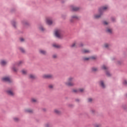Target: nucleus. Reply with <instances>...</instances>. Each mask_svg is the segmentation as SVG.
<instances>
[{
    "mask_svg": "<svg viewBox=\"0 0 127 127\" xmlns=\"http://www.w3.org/2000/svg\"><path fill=\"white\" fill-rule=\"evenodd\" d=\"M104 24H105V25H107L108 24H109V23H108L107 21H104L103 22Z\"/></svg>",
    "mask_w": 127,
    "mask_h": 127,
    "instance_id": "nucleus-36",
    "label": "nucleus"
},
{
    "mask_svg": "<svg viewBox=\"0 0 127 127\" xmlns=\"http://www.w3.org/2000/svg\"><path fill=\"white\" fill-rule=\"evenodd\" d=\"M53 58H57V55H53Z\"/></svg>",
    "mask_w": 127,
    "mask_h": 127,
    "instance_id": "nucleus-37",
    "label": "nucleus"
},
{
    "mask_svg": "<svg viewBox=\"0 0 127 127\" xmlns=\"http://www.w3.org/2000/svg\"><path fill=\"white\" fill-rule=\"evenodd\" d=\"M7 62L5 61V60H2L0 62V64L2 65V66H4V65H6V64Z\"/></svg>",
    "mask_w": 127,
    "mask_h": 127,
    "instance_id": "nucleus-14",
    "label": "nucleus"
},
{
    "mask_svg": "<svg viewBox=\"0 0 127 127\" xmlns=\"http://www.w3.org/2000/svg\"><path fill=\"white\" fill-rule=\"evenodd\" d=\"M78 46V42H74L71 45V47H77Z\"/></svg>",
    "mask_w": 127,
    "mask_h": 127,
    "instance_id": "nucleus-16",
    "label": "nucleus"
},
{
    "mask_svg": "<svg viewBox=\"0 0 127 127\" xmlns=\"http://www.w3.org/2000/svg\"><path fill=\"white\" fill-rule=\"evenodd\" d=\"M74 80V77H70L68 78L67 81L65 82V85L67 86V87H72L75 85L73 83V80Z\"/></svg>",
    "mask_w": 127,
    "mask_h": 127,
    "instance_id": "nucleus-2",
    "label": "nucleus"
},
{
    "mask_svg": "<svg viewBox=\"0 0 127 127\" xmlns=\"http://www.w3.org/2000/svg\"><path fill=\"white\" fill-rule=\"evenodd\" d=\"M82 53H90V50H86V49H84L82 51Z\"/></svg>",
    "mask_w": 127,
    "mask_h": 127,
    "instance_id": "nucleus-18",
    "label": "nucleus"
},
{
    "mask_svg": "<svg viewBox=\"0 0 127 127\" xmlns=\"http://www.w3.org/2000/svg\"><path fill=\"white\" fill-rule=\"evenodd\" d=\"M2 81L4 82H8V83H10L12 82L11 79L9 78V77H4L2 78Z\"/></svg>",
    "mask_w": 127,
    "mask_h": 127,
    "instance_id": "nucleus-5",
    "label": "nucleus"
},
{
    "mask_svg": "<svg viewBox=\"0 0 127 127\" xmlns=\"http://www.w3.org/2000/svg\"><path fill=\"white\" fill-rule=\"evenodd\" d=\"M101 127V125H96L95 126V127Z\"/></svg>",
    "mask_w": 127,
    "mask_h": 127,
    "instance_id": "nucleus-42",
    "label": "nucleus"
},
{
    "mask_svg": "<svg viewBox=\"0 0 127 127\" xmlns=\"http://www.w3.org/2000/svg\"><path fill=\"white\" fill-rule=\"evenodd\" d=\"M71 8L74 11H77V10H79V8L77 7H75L74 6H71Z\"/></svg>",
    "mask_w": 127,
    "mask_h": 127,
    "instance_id": "nucleus-12",
    "label": "nucleus"
},
{
    "mask_svg": "<svg viewBox=\"0 0 127 127\" xmlns=\"http://www.w3.org/2000/svg\"><path fill=\"white\" fill-rule=\"evenodd\" d=\"M112 21H115V18H112Z\"/></svg>",
    "mask_w": 127,
    "mask_h": 127,
    "instance_id": "nucleus-44",
    "label": "nucleus"
},
{
    "mask_svg": "<svg viewBox=\"0 0 127 127\" xmlns=\"http://www.w3.org/2000/svg\"><path fill=\"white\" fill-rule=\"evenodd\" d=\"M39 52L41 54H43V55H45L46 54V51L43 50H40L39 51Z\"/></svg>",
    "mask_w": 127,
    "mask_h": 127,
    "instance_id": "nucleus-17",
    "label": "nucleus"
},
{
    "mask_svg": "<svg viewBox=\"0 0 127 127\" xmlns=\"http://www.w3.org/2000/svg\"><path fill=\"white\" fill-rule=\"evenodd\" d=\"M110 47V45L109 44H105L104 45V47H105V48H108V47Z\"/></svg>",
    "mask_w": 127,
    "mask_h": 127,
    "instance_id": "nucleus-30",
    "label": "nucleus"
},
{
    "mask_svg": "<svg viewBox=\"0 0 127 127\" xmlns=\"http://www.w3.org/2000/svg\"><path fill=\"white\" fill-rule=\"evenodd\" d=\"M54 113L57 115H60V114H61V111H60V110L59 109H54Z\"/></svg>",
    "mask_w": 127,
    "mask_h": 127,
    "instance_id": "nucleus-9",
    "label": "nucleus"
},
{
    "mask_svg": "<svg viewBox=\"0 0 127 127\" xmlns=\"http://www.w3.org/2000/svg\"><path fill=\"white\" fill-rule=\"evenodd\" d=\"M72 19H78V17L76 15H73L71 17V19L70 20V21H73Z\"/></svg>",
    "mask_w": 127,
    "mask_h": 127,
    "instance_id": "nucleus-19",
    "label": "nucleus"
},
{
    "mask_svg": "<svg viewBox=\"0 0 127 127\" xmlns=\"http://www.w3.org/2000/svg\"><path fill=\"white\" fill-rule=\"evenodd\" d=\"M72 92L73 93H79V92H80V93H82V92H84V89L80 88L79 89H73Z\"/></svg>",
    "mask_w": 127,
    "mask_h": 127,
    "instance_id": "nucleus-8",
    "label": "nucleus"
},
{
    "mask_svg": "<svg viewBox=\"0 0 127 127\" xmlns=\"http://www.w3.org/2000/svg\"><path fill=\"white\" fill-rule=\"evenodd\" d=\"M25 113H29L30 114H31V113L33 112V110L30 109H26L25 110Z\"/></svg>",
    "mask_w": 127,
    "mask_h": 127,
    "instance_id": "nucleus-13",
    "label": "nucleus"
},
{
    "mask_svg": "<svg viewBox=\"0 0 127 127\" xmlns=\"http://www.w3.org/2000/svg\"><path fill=\"white\" fill-rule=\"evenodd\" d=\"M100 85L101 86V87H102V88H106V85H105V83L103 81H100Z\"/></svg>",
    "mask_w": 127,
    "mask_h": 127,
    "instance_id": "nucleus-11",
    "label": "nucleus"
},
{
    "mask_svg": "<svg viewBox=\"0 0 127 127\" xmlns=\"http://www.w3.org/2000/svg\"><path fill=\"white\" fill-rule=\"evenodd\" d=\"M20 41H21V42L24 41V39L23 38H20Z\"/></svg>",
    "mask_w": 127,
    "mask_h": 127,
    "instance_id": "nucleus-40",
    "label": "nucleus"
},
{
    "mask_svg": "<svg viewBox=\"0 0 127 127\" xmlns=\"http://www.w3.org/2000/svg\"><path fill=\"white\" fill-rule=\"evenodd\" d=\"M45 127H51V124L50 123H47L45 125Z\"/></svg>",
    "mask_w": 127,
    "mask_h": 127,
    "instance_id": "nucleus-24",
    "label": "nucleus"
},
{
    "mask_svg": "<svg viewBox=\"0 0 127 127\" xmlns=\"http://www.w3.org/2000/svg\"><path fill=\"white\" fill-rule=\"evenodd\" d=\"M106 31L108 33H112V32H113V30H112V29L107 28Z\"/></svg>",
    "mask_w": 127,
    "mask_h": 127,
    "instance_id": "nucleus-20",
    "label": "nucleus"
},
{
    "mask_svg": "<svg viewBox=\"0 0 127 127\" xmlns=\"http://www.w3.org/2000/svg\"><path fill=\"white\" fill-rule=\"evenodd\" d=\"M14 121L15 122H18L19 121V119L18 118H14Z\"/></svg>",
    "mask_w": 127,
    "mask_h": 127,
    "instance_id": "nucleus-33",
    "label": "nucleus"
},
{
    "mask_svg": "<svg viewBox=\"0 0 127 127\" xmlns=\"http://www.w3.org/2000/svg\"><path fill=\"white\" fill-rule=\"evenodd\" d=\"M102 68L104 70H107L108 69V67L106 66V65H103L102 67Z\"/></svg>",
    "mask_w": 127,
    "mask_h": 127,
    "instance_id": "nucleus-27",
    "label": "nucleus"
},
{
    "mask_svg": "<svg viewBox=\"0 0 127 127\" xmlns=\"http://www.w3.org/2000/svg\"><path fill=\"white\" fill-rule=\"evenodd\" d=\"M29 78L32 80H33L36 78V76L34 74H30L29 75Z\"/></svg>",
    "mask_w": 127,
    "mask_h": 127,
    "instance_id": "nucleus-15",
    "label": "nucleus"
},
{
    "mask_svg": "<svg viewBox=\"0 0 127 127\" xmlns=\"http://www.w3.org/2000/svg\"><path fill=\"white\" fill-rule=\"evenodd\" d=\"M123 84H124V85H127V80H124L123 82Z\"/></svg>",
    "mask_w": 127,
    "mask_h": 127,
    "instance_id": "nucleus-38",
    "label": "nucleus"
},
{
    "mask_svg": "<svg viewBox=\"0 0 127 127\" xmlns=\"http://www.w3.org/2000/svg\"><path fill=\"white\" fill-rule=\"evenodd\" d=\"M31 102H32V103H37V100L36 98H32Z\"/></svg>",
    "mask_w": 127,
    "mask_h": 127,
    "instance_id": "nucleus-23",
    "label": "nucleus"
},
{
    "mask_svg": "<svg viewBox=\"0 0 127 127\" xmlns=\"http://www.w3.org/2000/svg\"><path fill=\"white\" fill-rule=\"evenodd\" d=\"M93 101V99L92 98H89L88 99V102H91Z\"/></svg>",
    "mask_w": 127,
    "mask_h": 127,
    "instance_id": "nucleus-39",
    "label": "nucleus"
},
{
    "mask_svg": "<svg viewBox=\"0 0 127 127\" xmlns=\"http://www.w3.org/2000/svg\"><path fill=\"white\" fill-rule=\"evenodd\" d=\"M92 71L96 72V71H98V68L97 67H93L92 68Z\"/></svg>",
    "mask_w": 127,
    "mask_h": 127,
    "instance_id": "nucleus-29",
    "label": "nucleus"
},
{
    "mask_svg": "<svg viewBox=\"0 0 127 127\" xmlns=\"http://www.w3.org/2000/svg\"><path fill=\"white\" fill-rule=\"evenodd\" d=\"M21 72H22V74H23V75H26L27 73V71H26V70L25 69L22 70Z\"/></svg>",
    "mask_w": 127,
    "mask_h": 127,
    "instance_id": "nucleus-22",
    "label": "nucleus"
},
{
    "mask_svg": "<svg viewBox=\"0 0 127 127\" xmlns=\"http://www.w3.org/2000/svg\"><path fill=\"white\" fill-rule=\"evenodd\" d=\"M76 102H79V99H76Z\"/></svg>",
    "mask_w": 127,
    "mask_h": 127,
    "instance_id": "nucleus-45",
    "label": "nucleus"
},
{
    "mask_svg": "<svg viewBox=\"0 0 127 127\" xmlns=\"http://www.w3.org/2000/svg\"><path fill=\"white\" fill-rule=\"evenodd\" d=\"M91 58V59H96V57H92Z\"/></svg>",
    "mask_w": 127,
    "mask_h": 127,
    "instance_id": "nucleus-43",
    "label": "nucleus"
},
{
    "mask_svg": "<svg viewBox=\"0 0 127 127\" xmlns=\"http://www.w3.org/2000/svg\"><path fill=\"white\" fill-rule=\"evenodd\" d=\"M46 23L49 25H51V24H52V20L51 19V18H47Z\"/></svg>",
    "mask_w": 127,
    "mask_h": 127,
    "instance_id": "nucleus-7",
    "label": "nucleus"
},
{
    "mask_svg": "<svg viewBox=\"0 0 127 127\" xmlns=\"http://www.w3.org/2000/svg\"><path fill=\"white\" fill-rule=\"evenodd\" d=\"M12 24L13 26H14V27H15V21H13L12 23Z\"/></svg>",
    "mask_w": 127,
    "mask_h": 127,
    "instance_id": "nucleus-35",
    "label": "nucleus"
},
{
    "mask_svg": "<svg viewBox=\"0 0 127 127\" xmlns=\"http://www.w3.org/2000/svg\"><path fill=\"white\" fill-rule=\"evenodd\" d=\"M6 93L7 95H9V96H13L14 95H15V93L12 90H8L6 91Z\"/></svg>",
    "mask_w": 127,
    "mask_h": 127,
    "instance_id": "nucleus-6",
    "label": "nucleus"
},
{
    "mask_svg": "<svg viewBox=\"0 0 127 127\" xmlns=\"http://www.w3.org/2000/svg\"><path fill=\"white\" fill-rule=\"evenodd\" d=\"M83 43H81L79 45V47H82V46H83Z\"/></svg>",
    "mask_w": 127,
    "mask_h": 127,
    "instance_id": "nucleus-41",
    "label": "nucleus"
},
{
    "mask_svg": "<svg viewBox=\"0 0 127 127\" xmlns=\"http://www.w3.org/2000/svg\"><path fill=\"white\" fill-rule=\"evenodd\" d=\"M39 29L41 30V31H44V30H45V29H44V28H43L42 26L39 27Z\"/></svg>",
    "mask_w": 127,
    "mask_h": 127,
    "instance_id": "nucleus-26",
    "label": "nucleus"
},
{
    "mask_svg": "<svg viewBox=\"0 0 127 127\" xmlns=\"http://www.w3.org/2000/svg\"><path fill=\"white\" fill-rule=\"evenodd\" d=\"M21 64H22V62H19V63L17 64V66H20Z\"/></svg>",
    "mask_w": 127,
    "mask_h": 127,
    "instance_id": "nucleus-34",
    "label": "nucleus"
},
{
    "mask_svg": "<svg viewBox=\"0 0 127 127\" xmlns=\"http://www.w3.org/2000/svg\"><path fill=\"white\" fill-rule=\"evenodd\" d=\"M106 75H107V76H108V77H110V76H111V73H110V72L107 71V72H106Z\"/></svg>",
    "mask_w": 127,
    "mask_h": 127,
    "instance_id": "nucleus-31",
    "label": "nucleus"
},
{
    "mask_svg": "<svg viewBox=\"0 0 127 127\" xmlns=\"http://www.w3.org/2000/svg\"><path fill=\"white\" fill-rule=\"evenodd\" d=\"M90 59V58H83V60L85 61H88V60H89Z\"/></svg>",
    "mask_w": 127,
    "mask_h": 127,
    "instance_id": "nucleus-32",
    "label": "nucleus"
},
{
    "mask_svg": "<svg viewBox=\"0 0 127 127\" xmlns=\"http://www.w3.org/2000/svg\"><path fill=\"white\" fill-rule=\"evenodd\" d=\"M19 50L20 51H21V52H22V53H24V52H25V50H24V49L23 48L19 47Z\"/></svg>",
    "mask_w": 127,
    "mask_h": 127,
    "instance_id": "nucleus-21",
    "label": "nucleus"
},
{
    "mask_svg": "<svg viewBox=\"0 0 127 127\" xmlns=\"http://www.w3.org/2000/svg\"><path fill=\"white\" fill-rule=\"evenodd\" d=\"M43 78L44 79H52V78H53V75H52V74H44L43 75Z\"/></svg>",
    "mask_w": 127,
    "mask_h": 127,
    "instance_id": "nucleus-4",
    "label": "nucleus"
},
{
    "mask_svg": "<svg viewBox=\"0 0 127 127\" xmlns=\"http://www.w3.org/2000/svg\"><path fill=\"white\" fill-rule=\"evenodd\" d=\"M54 87V85H53V84H50L49 85V89H53Z\"/></svg>",
    "mask_w": 127,
    "mask_h": 127,
    "instance_id": "nucleus-28",
    "label": "nucleus"
},
{
    "mask_svg": "<svg viewBox=\"0 0 127 127\" xmlns=\"http://www.w3.org/2000/svg\"><path fill=\"white\" fill-rule=\"evenodd\" d=\"M55 35L58 38H62L63 37V35H62V32L60 29H57L55 31Z\"/></svg>",
    "mask_w": 127,
    "mask_h": 127,
    "instance_id": "nucleus-3",
    "label": "nucleus"
},
{
    "mask_svg": "<svg viewBox=\"0 0 127 127\" xmlns=\"http://www.w3.org/2000/svg\"><path fill=\"white\" fill-rule=\"evenodd\" d=\"M108 6H104L101 8H100L99 9V12L100 14L95 15L94 16L95 18H100V17H101V16H102V14H103V12H104V10H106L108 9Z\"/></svg>",
    "mask_w": 127,
    "mask_h": 127,
    "instance_id": "nucleus-1",
    "label": "nucleus"
},
{
    "mask_svg": "<svg viewBox=\"0 0 127 127\" xmlns=\"http://www.w3.org/2000/svg\"><path fill=\"white\" fill-rule=\"evenodd\" d=\"M53 47H54V48H57V49L61 48V46L57 44H53Z\"/></svg>",
    "mask_w": 127,
    "mask_h": 127,
    "instance_id": "nucleus-10",
    "label": "nucleus"
},
{
    "mask_svg": "<svg viewBox=\"0 0 127 127\" xmlns=\"http://www.w3.org/2000/svg\"><path fill=\"white\" fill-rule=\"evenodd\" d=\"M12 70L14 71V72H16L17 71V68H16V66H13L12 67Z\"/></svg>",
    "mask_w": 127,
    "mask_h": 127,
    "instance_id": "nucleus-25",
    "label": "nucleus"
}]
</instances>
